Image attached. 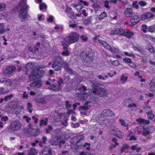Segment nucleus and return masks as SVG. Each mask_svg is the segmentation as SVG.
Returning a JSON list of instances; mask_svg holds the SVG:
<instances>
[{"label":"nucleus","mask_w":155,"mask_h":155,"mask_svg":"<svg viewBox=\"0 0 155 155\" xmlns=\"http://www.w3.org/2000/svg\"><path fill=\"white\" fill-rule=\"evenodd\" d=\"M78 90L81 91L83 92V94L81 96L82 99L84 100H89L90 101H92L95 98L94 95V92L96 91L95 90H92L88 93L85 92L87 91L86 88L84 86H83L81 87L78 89Z\"/></svg>","instance_id":"1"},{"label":"nucleus","mask_w":155,"mask_h":155,"mask_svg":"<svg viewBox=\"0 0 155 155\" xmlns=\"http://www.w3.org/2000/svg\"><path fill=\"white\" fill-rule=\"evenodd\" d=\"M27 0H21L20 3V6L21 9L18 13V16L21 19H25L28 16L27 9L29 7L26 4Z\"/></svg>","instance_id":"2"},{"label":"nucleus","mask_w":155,"mask_h":155,"mask_svg":"<svg viewBox=\"0 0 155 155\" xmlns=\"http://www.w3.org/2000/svg\"><path fill=\"white\" fill-rule=\"evenodd\" d=\"M63 64L65 67H67L68 64L65 63L59 56H57L54 58V61L52 64V67L55 71H60Z\"/></svg>","instance_id":"3"},{"label":"nucleus","mask_w":155,"mask_h":155,"mask_svg":"<svg viewBox=\"0 0 155 155\" xmlns=\"http://www.w3.org/2000/svg\"><path fill=\"white\" fill-rule=\"evenodd\" d=\"M100 37L99 36H97L93 39L95 41L98 40V42L102 45V46L107 50H109L111 53H119V51L118 49L115 48H112L111 47L107 42L102 40L100 39Z\"/></svg>","instance_id":"4"},{"label":"nucleus","mask_w":155,"mask_h":155,"mask_svg":"<svg viewBox=\"0 0 155 155\" xmlns=\"http://www.w3.org/2000/svg\"><path fill=\"white\" fill-rule=\"evenodd\" d=\"M79 35L76 32L72 33L70 35L66 37L65 40L69 45L74 43L79 40Z\"/></svg>","instance_id":"5"},{"label":"nucleus","mask_w":155,"mask_h":155,"mask_svg":"<svg viewBox=\"0 0 155 155\" xmlns=\"http://www.w3.org/2000/svg\"><path fill=\"white\" fill-rule=\"evenodd\" d=\"M44 73L43 70L40 71L38 69H34L33 72L29 76V78L30 81H33L35 79L39 78L43 76Z\"/></svg>","instance_id":"6"},{"label":"nucleus","mask_w":155,"mask_h":155,"mask_svg":"<svg viewBox=\"0 0 155 155\" xmlns=\"http://www.w3.org/2000/svg\"><path fill=\"white\" fill-rule=\"evenodd\" d=\"M93 90H96V92H94L95 98L97 95L100 97H103L106 96L108 94V90L103 87H100L98 89L95 88Z\"/></svg>","instance_id":"7"},{"label":"nucleus","mask_w":155,"mask_h":155,"mask_svg":"<svg viewBox=\"0 0 155 155\" xmlns=\"http://www.w3.org/2000/svg\"><path fill=\"white\" fill-rule=\"evenodd\" d=\"M21 127L20 122L18 120L13 121L10 125V127L12 130H18Z\"/></svg>","instance_id":"8"},{"label":"nucleus","mask_w":155,"mask_h":155,"mask_svg":"<svg viewBox=\"0 0 155 155\" xmlns=\"http://www.w3.org/2000/svg\"><path fill=\"white\" fill-rule=\"evenodd\" d=\"M16 70V68L14 66H11L7 68L3 71L4 74L8 76H11L12 73Z\"/></svg>","instance_id":"9"},{"label":"nucleus","mask_w":155,"mask_h":155,"mask_svg":"<svg viewBox=\"0 0 155 155\" xmlns=\"http://www.w3.org/2000/svg\"><path fill=\"white\" fill-rule=\"evenodd\" d=\"M154 15L150 12L144 13L141 15V20H150L154 16Z\"/></svg>","instance_id":"10"},{"label":"nucleus","mask_w":155,"mask_h":155,"mask_svg":"<svg viewBox=\"0 0 155 155\" xmlns=\"http://www.w3.org/2000/svg\"><path fill=\"white\" fill-rule=\"evenodd\" d=\"M124 30L122 28H117L112 30L110 32V35H123Z\"/></svg>","instance_id":"11"},{"label":"nucleus","mask_w":155,"mask_h":155,"mask_svg":"<svg viewBox=\"0 0 155 155\" xmlns=\"http://www.w3.org/2000/svg\"><path fill=\"white\" fill-rule=\"evenodd\" d=\"M125 16L127 18H129L133 16L134 14L131 8H127L124 11Z\"/></svg>","instance_id":"12"},{"label":"nucleus","mask_w":155,"mask_h":155,"mask_svg":"<svg viewBox=\"0 0 155 155\" xmlns=\"http://www.w3.org/2000/svg\"><path fill=\"white\" fill-rule=\"evenodd\" d=\"M67 15L72 19L76 18V15L74 14V12L72 11L71 8L69 7H67L66 10Z\"/></svg>","instance_id":"13"},{"label":"nucleus","mask_w":155,"mask_h":155,"mask_svg":"<svg viewBox=\"0 0 155 155\" xmlns=\"http://www.w3.org/2000/svg\"><path fill=\"white\" fill-rule=\"evenodd\" d=\"M130 22L132 25H135L138 23L140 21V18L137 15H133L130 18Z\"/></svg>","instance_id":"14"},{"label":"nucleus","mask_w":155,"mask_h":155,"mask_svg":"<svg viewBox=\"0 0 155 155\" xmlns=\"http://www.w3.org/2000/svg\"><path fill=\"white\" fill-rule=\"evenodd\" d=\"M114 134L118 138L122 139L123 137V135L122 132L117 128H114L113 130Z\"/></svg>","instance_id":"15"},{"label":"nucleus","mask_w":155,"mask_h":155,"mask_svg":"<svg viewBox=\"0 0 155 155\" xmlns=\"http://www.w3.org/2000/svg\"><path fill=\"white\" fill-rule=\"evenodd\" d=\"M42 84V81L40 80L36 81L32 83L30 85L31 87L39 88Z\"/></svg>","instance_id":"16"},{"label":"nucleus","mask_w":155,"mask_h":155,"mask_svg":"<svg viewBox=\"0 0 155 155\" xmlns=\"http://www.w3.org/2000/svg\"><path fill=\"white\" fill-rule=\"evenodd\" d=\"M134 33L133 31L129 30H124L123 36H125L128 38H130L133 36Z\"/></svg>","instance_id":"17"},{"label":"nucleus","mask_w":155,"mask_h":155,"mask_svg":"<svg viewBox=\"0 0 155 155\" xmlns=\"http://www.w3.org/2000/svg\"><path fill=\"white\" fill-rule=\"evenodd\" d=\"M102 114L104 116H112V115L114 116H115V114L114 112L110 109H106L104 110L102 112Z\"/></svg>","instance_id":"18"},{"label":"nucleus","mask_w":155,"mask_h":155,"mask_svg":"<svg viewBox=\"0 0 155 155\" xmlns=\"http://www.w3.org/2000/svg\"><path fill=\"white\" fill-rule=\"evenodd\" d=\"M59 137H57V138H52L51 139L49 140V142L52 145L56 146L58 144V140Z\"/></svg>","instance_id":"19"},{"label":"nucleus","mask_w":155,"mask_h":155,"mask_svg":"<svg viewBox=\"0 0 155 155\" xmlns=\"http://www.w3.org/2000/svg\"><path fill=\"white\" fill-rule=\"evenodd\" d=\"M48 119L47 118H45V119H41L40 121L39 125L40 127H42L43 125L46 126L47 125Z\"/></svg>","instance_id":"20"},{"label":"nucleus","mask_w":155,"mask_h":155,"mask_svg":"<svg viewBox=\"0 0 155 155\" xmlns=\"http://www.w3.org/2000/svg\"><path fill=\"white\" fill-rule=\"evenodd\" d=\"M61 88V87L58 84H53L51 86V89L52 90H54V91H59Z\"/></svg>","instance_id":"21"},{"label":"nucleus","mask_w":155,"mask_h":155,"mask_svg":"<svg viewBox=\"0 0 155 155\" xmlns=\"http://www.w3.org/2000/svg\"><path fill=\"white\" fill-rule=\"evenodd\" d=\"M136 121L139 123H142L143 124H148L150 123V121L149 120H147L141 118L136 119Z\"/></svg>","instance_id":"22"},{"label":"nucleus","mask_w":155,"mask_h":155,"mask_svg":"<svg viewBox=\"0 0 155 155\" xmlns=\"http://www.w3.org/2000/svg\"><path fill=\"white\" fill-rule=\"evenodd\" d=\"M91 102V101H87L84 104V106L81 107H80V109H81L83 110H88L91 107L90 105H89V104Z\"/></svg>","instance_id":"23"},{"label":"nucleus","mask_w":155,"mask_h":155,"mask_svg":"<svg viewBox=\"0 0 155 155\" xmlns=\"http://www.w3.org/2000/svg\"><path fill=\"white\" fill-rule=\"evenodd\" d=\"M37 153L35 149L30 148L27 155H36Z\"/></svg>","instance_id":"24"},{"label":"nucleus","mask_w":155,"mask_h":155,"mask_svg":"<svg viewBox=\"0 0 155 155\" xmlns=\"http://www.w3.org/2000/svg\"><path fill=\"white\" fill-rule=\"evenodd\" d=\"M152 127H147L143 128V134L144 136H147L150 133L149 130Z\"/></svg>","instance_id":"25"},{"label":"nucleus","mask_w":155,"mask_h":155,"mask_svg":"<svg viewBox=\"0 0 155 155\" xmlns=\"http://www.w3.org/2000/svg\"><path fill=\"white\" fill-rule=\"evenodd\" d=\"M92 17H90L84 20V23L85 25H87L89 24L92 23Z\"/></svg>","instance_id":"26"},{"label":"nucleus","mask_w":155,"mask_h":155,"mask_svg":"<svg viewBox=\"0 0 155 155\" xmlns=\"http://www.w3.org/2000/svg\"><path fill=\"white\" fill-rule=\"evenodd\" d=\"M118 122L121 126L123 127L127 126V124L126 123L124 120L122 119H119L118 120Z\"/></svg>","instance_id":"27"},{"label":"nucleus","mask_w":155,"mask_h":155,"mask_svg":"<svg viewBox=\"0 0 155 155\" xmlns=\"http://www.w3.org/2000/svg\"><path fill=\"white\" fill-rule=\"evenodd\" d=\"M31 124H30L29 126V129L27 131L28 133H30V134L31 135H33L34 136H36V134L35 133H33L34 130H31Z\"/></svg>","instance_id":"28"},{"label":"nucleus","mask_w":155,"mask_h":155,"mask_svg":"<svg viewBox=\"0 0 155 155\" xmlns=\"http://www.w3.org/2000/svg\"><path fill=\"white\" fill-rule=\"evenodd\" d=\"M150 87V90L153 91H155V83L151 81L149 84Z\"/></svg>","instance_id":"29"},{"label":"nucleus","mask_w":155,"mask_h":155,"mask_svg":"<svg viewBox=\"0 0 155 155\" xmlns=\"http://www.w3.org/2000/svg\"><path fill=\"white\" fill-rule=\"evenodd\" d=\"M47 5L43 2L39 4V9L40 10L47 8Z\"/></svg>","instance_id":"30"},{"label":"nucleus","mask_w":155,"mask_h":155,"mask_svg":"<svg viewBox=\"0 0 155 155\" xmlns=\"http://www.w3.org/2000/svg\"><path fill=\"white\" fill-rule=\"evenodd\" d=\"M74 7H75L76 9L78 12H80L82 8V5L80 4L74 5Z\"/></svg>","instance_id":"31"},{"label":"nucleus","mask_w":155,"mask_h":155,"mask_svg":"<svg viewBox=\"0 0 155 155\" xmlns=\"http://www.w3.org/2000/svg\"><path fill=\"white\" fill-rule=\"evenodd\" d=\"M46 133L47 134L50 133V131L52 130L53 127L52 126L50 125H49L48 127L45 128Z\"/></svg>","instance_id":"32"},{"label":"nucleus","mask_w":155,"mask_h":155,"mask_svg":"<svg viewBox=\"0 0 155 155\" xmlns=\"http://www.w3.org/2000/svg\"><path fill=\"white\" fill-rule=\"evenodd\" d=\"M107 16V14L105 12H103L101 15L98 16V18L99 20H102Z\"/></svg>","instance_id":"33"},{"label":"nucleus","mask_w":155,"mask_h":155,"mask_svg":"<svg viewBox=\"0 0 155 155\" xmlns=\"http://www.w3.org/2000/svg\"><path fill=\"white\" fill-rule=\"evenodd\" d=\"M32 104L29 103H27V109L30 113H31L32 112L33 109L32 107Z\"/></svg>","instance_id":"34"},{"label":"nucleus","mask_w":155,"mask_h":155,"mask_svg":"<svg viewBox=\"0 0 155 155\" xmlns=\"http://www.w3.org/2000/svg\"><path fill=\"white\" fill-rule=\"evenodd\" d=\"M128 79V77L124 75H122L120 78V80L124 83H125Z\"/></svg>","instance_id":"35"},{"label":"nucleus","mask_w":155,"mask_h":155,"mask_svg":"<svg viewBox=\"0 0 155 155\" xmlns=\"http://www.w3.org/2000/svg\"><path fill=\"white\" fill-rule=\"evenodd\" d=\"M146 48L150 52L153 53L154 51V49L153 48L152 46L150 45H147Z\"/></svg>","instance_id":"36"},{"label":"nucleus","mask_w":155,"mask_h":155,"mask_svg":"<svg viewBox=\"0 0 155 155\" xmlns=\"http://www.w3.org/2000/svg\"><path fill=\"white\" fill-rule=\"evenodd\" d=\"M12 84L11 81L5 78V82L4 83V85L11 86Z\"/></svg>","instance_id":"37"},{"label":"nucleus","mask_w":155,"mask_h":155,"mask_svg":"<svg viewBox=\"0 0 155 155\" xmlns=\"http://www.w3.org/2000/svg\"><path fill=\"white\" fill-rule=\"evenodd\" d=\"M80 56L81 59L84 60L87 57V54L85 52L83 51L81 52L80 54Z\"/></svg>","instance_id":"38"},{"label":"nucleus","mask_w":155,"mask_h":155,"mask_svg":"<svg viewBox=\"0 0 155 155\" xmlns=\"http://www.w3.org/2000/svg\"><path fill=\"white\" fill-rule=\"evenodd\" d=\"M4 26L3 23H0V33L3 34L6 31V30L3 29Z\"/></svg>","instance_id":"39"},{"label":"nucleus","mask_w":155,"mask_h":155,"mask_svg":"<svg viewBox=\"0 0 155 155\" xmlns=\"http://www.w3.org/2000/svg\"><path fill=\"white\" fill-rule=\"evenodd\" d=\"M133 48L134 50L138 51L140 53L142 52L141 48L139 46H133Z\"/></svg>","instance_id":"40"},{"label":"nucleus","mask_w":155,"mask_h":155,"mask_svg":"<svg viewBox=\"0 0 155 155\" xmlns=\"http://www.w3.org/2000/svg\"><path fill=\"white\" fill-rule=\"evenodd\" d=\"M146 113H147L148 117L149 119H152L153 118L154 115L152 114V111H148L147 113L146 112Z\"/></svg>","instance_id":"41"},{"label":"nucleus","mask_w":155,"mask_h":155,"mask_svg":"<svg viewBox=\"0 0 155 155\" xmlns=\"http://www.w3.org/2000/svg\"><path fill=\"white\" fill-rule=\"evenodd\" d=\"M90 145L91 144L90 143H86L83 145V147H86L87 150H89L91 149V147H90Z\"/></svg>","instance_id":"42"},{"label":"nucleus","mask_w":155,"mask_h":155,"mask_svg":"<svg viewBox=\"0 0 155 155\" xmlns=\"http://www.w3.org/2000/svg\"><path fill=\"white\" fill-rule=\"evenodd\" d=\"M148 30L150 32H153L155 31V26L154 25L149 26L148 28Z\"/></svg>","instance_id":"43"},{"label":"nucleus","mask_w":155,"mask_h":155,"mask_svg":"<svg viewBox=\"0 0 155 155\" xmlns=\"http://www.w3.org/2000/svg\"><path fill=\"white\" fill-rule=\"evenodd\" d=\"M6 5L4 3H0V12L4 10L6 8Z\"/></svg>","instance_id":"44"},{"label":"nucleus","mask_w":155,"mask_h":155,"mask_svg":"<svg viewBox=\"0 0 155 155\" xmlns=\"http://www.w3.org/2000/svg\"><path fill=\"white\" fill-rule=\"evenodd\" d=\"M142 30L144 33H146L147 31V25L143 24L142 26Z\"/></svg>","instance_id":"45"},{"label":"nucleus","mask_w":155,"mask_h":155,"mask_svg":"<svg viewBox=\"0 0 155 155\" xmlns=\"http://www.w3.org/2000/svg\"><path fill=\"white\" fill-rule=\"evenodd\" d=\"M61 54L62 55L67 56L69 55V52L67 49H63V51L62 52Z\"/></svg>","instance_id":"46"},{"label":"nucleus","mask_w":155,"mask_h":155,"mask_svg":"<svg viewBox=\"0 0 155 155\" xmlns=\"http://www.w3.org/2000/svg\"><path fill=\"white\" fill-rule=\"evenodd\" d=\"M36 101L40 104H44L45 103V100L43 98L38 99L36 100Z\"/></svg>","instance_id":"47"},{"label":"nucleus","mask_w":155,"mask_h":155,"mask_svg":"<svg viewBox=\"0 0 155 155\" xmlns=\"http://www.w3.org/2000/svg\"><path fill=\"white\" fill-rule=\"evenodd\" d=\"M110 63L115 66H117L119 65V62L117 61H112L110 60Z\"/></svg>","instance_id":"48"},{"label":"nucleus","mask_w":155,"mask_h":155,"mask_svg":"<svg viewBox=\"0 0 155 155\" xmlns=\"http://www.w3.org/2000/svg\"><path fill=\"white\" fill-rule=\"evenodd\" d=\"M80 38L83 41L85 42L87 41L88 39L86 35H81V36Z\"/></svg>","instance_id":"49"},{"label":"nucleus","mask_w":155,"mask_h":155,"mask_svg":"<svg viewBox=\"0 0 155 155\" xmlns=\"http://www.w3.org/2000/svg\"><path fill=\"white\" fill-rule=\"evenodd\" d=\"M137 1H134L132 4L133 7L136 9H138L139 8V6L137 4Z\"/></svg>","instance_id":"50"},{"label":"nucleus","mask_w":155,"mask_h":155,"mask_svg":"<svg viewBox=\"0 0 155 155\" xmlns=\"http://www.w3.org/2000/svg\"><path fill=\"white\" fill-rule=\"evenodd\" d=\"M12 97L13 95L12 94L8 95L4 97V99L5 101H7L8 100H10L11 98Z\"/></svg>","instance_id":"51"},{"label":"nucleus","mask_w":155,"mask_h":155,"mask_svg":"<svg viewBox=\"0 0 155 155\" xmlns=\"http://www.w3.org/2000/svg\"><path fill=\"white\" fill-rule=\"evenodd\" d=\"M109 1L107 0H106L104 2V6L106 8L109 9L110 6L109 5Z\"/></svg>","instance_id":"52"},{"label":"nucleus","mask_w":155,"mask_h":155,"mask_svg":"<svg viewBox=\"0 0 155 155\" xmlns=\"http://www.w3.org/2000/svg\"><path fill=\"white\" fill-rule=\"evenodd\" d=\"M123 61L126 63H130L132 61L131 60L130 58H124L123 59Z\"/></svg>","instance_id":"53"},{"label":"nucleus","mask_w":155,"mask_h":155,"mask_svg":"<svg viewBox=\"0 0 155 155\" xmlns=\"http://www.w3.org/2000/svg\"><path fill=\"white\" fill-rule=\"evenodd\" d=\"M139 4L141 6L143 7L146 5V2L143 1H140L139 2Z\"/></svg>","instance_id":"54"},{"label":"nucleus","mask_w":155,"mask_h":155,"mask_svg":"<svg viewBox=\"0 0 155 155\" xmlns=\"http://www.w3.org/2000/svg\"><path fill=\"white\" fill-rule=\"evenodd\" d=\"M67 67H66V70L67 71L70 73L71 74H74V73H73V70L71 69L70 68H68Z\"/></svg>","instance_id":"55"},{"label":"nucleus","mask_w":155,"mask_h":155,"mask_svg":"<svg viewBox=\"0 0 155 155\" xmlns=\"http://www.w3.org/2000/svg\"><path fill=\"white\" fill-rule=\"evenodd\" d=\"M23 118L27 122H29L31 120V118L28 116H23Z\"/></svg>","instance_id":"56"},{"label":"nucleus","mask_w":155,"mask_h":155,"mask_svg":"<svg viewBox=\"0 0 155 155\" xmlns=\"http://www.w3.org/2000/svg\"><path fill=\"white\" fill-rule=\"evenodd\" d=\"M54 18L52 16L50 15L49 18H47V20L48 22H52Z\"/></svg>","instance_id":"57"},{"label":"nucleus","mask_w":155,"mask_h":155,"mask_svg":"<svg viewBox=\"0 0 155 155\" xmlns=\"http://www.w3.org/2000/svg\"><path fill=\"white\" fill-rule=\"evenodd\" d=\"M65 105L66 108H69L71 106V104L69 103V101H66Z\"/></svg>","instance_id":"58"},{"label":"nucleus","mask_w":155,"mask_h":155,"mask_svg":"<svg viewBox=\"0 0 155 155\" xmlns=\"http://www.w3.org/2000/svg\"><path fill=\"white\" fill-rule=\"evenodd\" d=\"M62 45L63 47V49H68V45L66 42H62Z\"/></svg>","instance_id":"59"},{"label":"nucleus","mask_w":155,"mask_h":155,"mask_svg":"<svg viewBox=\"0 0 155 155\" xmlns=\"http://www.w3.org/2000/svg\"><path fill=\"white\" fill-rule=\"evenodd\" d=\"M72 127L74 128L78 127L80 126V124L79 123H72Z\"/></svg>","instance_id":"60"},{"label":"nucleus","mask_w":155,"mask_h":155,"mask_svg":"<svg viewBox=\"0 0 155 155\" xmlns=\"http://www.w3.org/2000/svg\"><path fill=\"white\" fill-rule=\"evenodd\" d=\"M130 67L132 68H135L136 67V65L132 61H131L128 65Z\"/></svg>","instance_id":"61"},{"label":"nucleus","mask_w":155,"mask_h":155,"mask_svg":"<svg viewBox=\"0 0 155 155\" xmlns=\"http://www.w3.org/2000/svg\"><path fill=\"white\" fill-rule=\"evenodd\" d=\"M33 65L31 63H28L26 65V68L28 69H30L32 68Z\"/></svg>","instance_id":"62"},{"label":"nucleus","mask_w":155,"mask_h":155,"mask_svg":"<svg viewBox=\"0 0 155 155\" xmlns=\"http://www.w3.org/2000/svg\"><path fill=\"white\" fill-rule=\"evenodd\" d=\"M32 118L34 120V123L36 124H37L38 121V118L35 116H32Z\"/></svg>","instance_id":"63"},{"label":"nucleus","mask_w":155,"mask_h":155,"mask_svg":"<svg viewBox=\"0 0 155 155\" xmlns=\"http://www.w3.org/2000/svg\"><path fill=\"white\" fill-rule=\"evenodd\" d=\"M77 138L80 140H83L84 139V137L83 135H81L78 136Z\"/></svg>","instance_id":"64"}]
</instances>
